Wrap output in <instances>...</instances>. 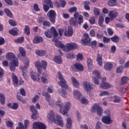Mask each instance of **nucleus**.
Masks as SVG:
<instances>
[{"label":"nucleus","instance_id":"nucleus-1","mask_svg":"<svg viewBox=\"0 0 129 129\" xmlns=\"http://www.w3.org/2000/svg\"><path fill=\"white\" fill-rule=\"evenodd\" d=\"M47 117V119L50 121H53L55 124H58V125L63 126V119L61 117V116L56 115L55 118V113L53 111H50L48 113Z\"/></svg>","mask_w":129,"mask_h":129},{"label":"nucleus","instance_id":"nucleus-2","mask_svg":"<svg viewBox=\"0 0 129 129\" xmlns=\"http://www.w3.org/2000/svg\"><path fill=\"white\" fill-rule=\"evenodd\" d=\"M92 73L94 76L92 77L93 82H94V84H96V85H99L100 82L98 79H100L101 78L100 76V72H99L98 71L95 70L93 71Z\"/></svg>","mask_w":129,"mask_h":129},{"label":"nucleus","instance_id":"nucleus-3","mask_svg":"<svg viewBox=\"0 0 129 129\" xmlns=\"http://www.w3.org/2000/svg\"><path fill=\"white\" fill-rule=\"evenodd\" d=\"M91 111L92 112H96L98 116H101L103 112V109L98 104H95L92 107Z\"/></svg>","mask_w":129,"mask_h":129},{"label":"nucleus","instance_id":"nucleus-4","mask_svg":"<svg viewBox=\"0 0 129 129\" xmlns=\"http://www.w3.org/2000/svg\"><path fill=\"white\" fill-rule=\"evenodd\" d=\"M71 106V103L67 102L63 107H60V113L63 115H68V111L70 109Z\"/></svg>","mask_w":129,"mask_h":129},{"label":"nucleus","instance_id":"nucleus-5","mask_svg":"<svg viewBox=\"0 0 129 129\" xmlns=\"http://www.w3.org/2000/svg\"><path fill=\"white\" fill-rule=\"evenodd\" d=\"M77 48H78V46L76 43H68L66 44V45H64L63 51L64 52H70V51L75 50Z\"/></svg>","mask_w":129,"mask_h":129},{"label":"nucleus","instance_id":"nucleus-6","mask_svg":"<svg viewBox=\"0 0 129 129\" xmlns=\"http://www.w3.org/2000/svg\"><path fill=\"white\" fill-rule=\"evenodd\" d=\"M47 17L49 18V20L52 24L55 23V19H56V12L54 10H50L47 14Z\"/></svg>","mask_w":129,"mask_h":129},{"label":"nucleus","instance_id":"nucleus-7","mask_svg":"<svg viewBox=\"0 0 129 129\" xmlns=\"http://www.w3.org/2000/svg\"><path fill=\"white\" fill-rule=\"evenodd\" d=\"M45 4H46L47 5H48V6H50V8H53V4H52V1L51 0H45L43 1V10L45 13H47L48 11H49L50 7L49 6Z\"/></svg>","mask_w":129,"mask_h":129},{"label":"nucleus","instance_id":"nucleus-8","mask_svg":"<svg viewBox=\"0 0 129 129\" xmlns=\"http://www.w3.org/2000/svg\"><path fill=\"white\" fill-rule=\"evenodd\" d=\"M47 127L46 125L41 122H36L33 123V129H46Z\"/></svg>","mask_w":129,"mask_h":129},{"label":"nucleus","instance_id":"nucleus-9","mask_svg":"<svg viewBox=\"0 0 129 129\" xmlns=\"http://www.w3.org/2000/svg\"><path fill=\"white\" fill-rule=\"evenodd\" d=\"M84 37L85 39L82 40V43L87 46H90L91 39H90V37H89V35L87 33H85L84 34Z\"/></svg>","mask_w":129,"mask_h":129},{"label":"nucleus","instance_id":"nucleus-10","mask_svg":"<svg viewBox=\"0 0 129 129\" xmlns=\"http://www.w3.org/2000/svg\"><path fill=\"white\" fill-rule=\"evenodd\" d=\"M18 66H19V60L18 59H15L14 61L10 62V67L11 71L16 70V67H18Z\"/></svg>","mask_w":129,"mask_h":129},{"label":"nucleus","instance_id":"nucleus-11","mask_svg":"<svg viewBox=\"0 0 129 129\" xmlns=\"http://www.w3.org/2000/svg\"><path fill=\"white\" fill-rule=\"evenodd\" d=\"M53 42H54V45L57 48H60L63 51H64V48H65V44H63L62 42L58 40V39H53Z\"/></svg>","mask_w":129,"mask_h":129},{"label":"nucleus","instance_id":"nucleus-12","mask_svg":"<svg viewBox=\"0 0 129 129\" xmlns=\"http://www.w3.org/2000/svg\"><path fill=\"white\" fill-rule=\"evenodd\" d=\"M67 81L64 79L62 80H59V81L58 82V85L61 87V88H64V89H68L69 86L67 84Z\"/></svg>","mask_w":129,"mask_h":129},{"label":"nucleus","instance_id":"nucleus-13","mask_svg":"<svg viewBox=\"0 0 129 129\" xmlns=\"http://www.w3.org/2000/svg\"><path fill=\"white\" fill-rule=\"evenodd\" d=\"M108 16L111 20H113L118 16V12H117L116 10L110 11L109 12Z\"/></svg>","mask_w":129,"mask_h":129},{"label":"nucleus","instance_id":"nucleus-14","mask_svg":"<svg viewBox=\"0 0 129 129\" xmlns=\"http://www.w3.org/2000/svg\"><path fill=\"white\" fill-rule=\"evenodd\" d=\"M73 35V28L71 26H69L68 30L64 31V35L66 37H71Z\"/></svg>","mask_w":129,"mask_h":129},{"label":"nucleus","instance_id":"nucleus-15","mask_svg":"<svg viewBox=\"0 0 129 129\" xmlns=\"http://www.w3.org/2000/svg\"><path fill=\"white\" fill-rule=\"evenodd\" d=\"M6 59L7 60H9V61H11L12 60V61H15V59H18L16 58V55H15V54L13 52H8L6 55Z\"/></svg>","mask_w":129,"mask_h":129},{"label":"nucleus","instance_id":"nucleus-16","mask_svg":"<svg viewBox=\"0 0 129 129\" xmlns=\"http://www.w3.org/2000/svg\"><path fill=\"white\" fill-rule=\"evenodd\" d=\"M102 121L103 123H105L106 124H110L112 121L110 119V117L109 116H104L102 119Z\"/></svg>","mask_w":129,"mask_h":129},{"label":"nucleus","instance_id":"nucleus-17","mask_svg":"<svg viewBox=\"0 0 129 129\" xmlns=\"http://www.w3.org/2000/svg\"><path fill=\"white\" fill-rule=\"evenodd\" d=\"M30 65V62L29 59H27L24 60V67L22 68V71L23 72H27V70L29 68V66Z\"/></svg>","mask_w":129,"mask_h":129},{"label":"nucleus","instance_id":"nucleus-18","mask_svg":"<svg viewBox=\"0 0 129 129\" xmlns=\"http://www.w3.org/2000/svg\"><path fill=\"white\" fill-rule=\"evenodd\" d=\"M83 85L84 86V88H85V90L86 91H90L91 90V86L90 85V84L88 82H84L83 83Z\"/></svg>","mask_w":129,"mask_h":129},{"label":"nucleus","instance_id":"nucleus-19","mask_svg":"<svg viewBox=\"0 0 129 129\" xmlns=\"http://www.w3.org/2000/svg\"><path fill=\"white\" fill-rule=\"evenodd\" d=\"M100 87L101 88H103V89H107L108 88H110V87H111V85L107 82H103L100 84Z\"/></svg>","mask_w":129,"mask_h":129},{"label":"nucleus","instance_id":"nucleus-20","mask_svg":"<svg viewBox=\"0 0 129 129\" xmlns=\"http://www.w3.org/2000/svg\"><path fill=\"white\" fill-rule=\"evenodd\" d=\"M71 80L74 87H76V88L79 87V82H78V81H77V80L74 78V77H71Z\"/></svg>","mask_w":129,"mask_h":129},{"label":"nucleus","instance_id":"nucleus-21","mask_svg":"<svg viewBox=\"0 0 129 129\" xmlns=\"http://www.w3.org/2000/svg\"><path fill=\"white\" fill-rule=\"evenodd\" d=\"M72 69H77L79 71H83V67L80 63H76L74 66L72 67Z\"/></svg>","mask_w":129,"mask_h":129},{"label":"nucleus","instance_id":"nucleus-22","mask_svg":"<svg viewBox=\"0 0 129 129\" xmlns=\"http://www.w3.org/2000/svg\"><path fill=\"white\" fill-rule=\"evenodd\" d=\"M41 78L42 83H46V82L48 81V75L45 73H43L41 75Z\"/></svg>","mask_w":129,"mask_h":129},{"label":"nucleus","instance_id":"nucleus-23","mask_svg":"<svg viewBox=\"0 0 129 129\" xmlns=\"http://www.w3.org/2000/svg\"><path fill=\"white\" fill-rule=\"evenodd\" d=\"M58 93H59V94H60L62 97H67V92L63 89H59L58 90Z\"/></svg>","mask_w":129,"mask_h":129},{"label":"nucleus","instance_id":"nucleus-24","mask_svg":"<svg viewBox=\"0 0 129 129\" xmlns=\"http://www.w3.org/2000/svg\"><path fill=\"white\" fill-rule=\"evenodd\" d=\"M35 67L37 68L39 73H42V70L43 69V67L42 66L40 65V61L35 62Z\"/></svg>","mask_w":129,"mask_h":129},{"label":"nucleus","instance_id":"nucleus-25","mask_svg":"<svg viewBox=\"0 0 129 129\" xmlns=\"http://www.w3.org/2000/svg\"><path fill=\"white\" fill-rule=\"evenodd\" d=\"M53 60L57 64H61L62 63V57H61V56L56 55L54 56Z\"/></svg>","mask_w":129,"mask_h":129},{"label":"nucleus","instance_id":"nucleus-26","mask_svg":"<svg viewBox=\"0 0 129 129\" xmlns=\"http://www.w3.org/2000/svg\"><path fill=\"white\" fill-rule=\"evenodd\" d=\"M33 41L35 44H38L43 42V38L41 36H37L33 39Z\"/></svg>","mask_w":129,"mask_h":129},{"label":"nucleus","instance_id":"nucleus-27","mask_svg":"<svg viewBox=\"0 0 129 129\" xmlns=\"http://www.w3.org/2000/svg\"><path fill=\"white\" fill-rule=\"evenodd\" d=\"M10 34L13 36H18V33H19V29L17 28H13L9 31Z\"/></svg>","mask_w":129,"mask_h":129},{"label":"nucleus","instance_id":"nucleus-28","mask_svg":"<svg viewBox=\"0 0 129 129\" xmlns=\"http://www.w3.org/2000/svg\"><path fill=\"white\" fill-rule=\"evenodd\" d=\"M13 78L12 80L13 82L14 85L15 86H17L19 84V80L18 79V77L16 76H15L14 74H12Z\"/></svg>","mask_w":129,"mask_h":129},{"label":"nucleus","instance_id":"nucleus-29","mask_svg":"<svg viewBox=\"0 0 129 129\" xmlns=\"http://www.w3.org/2000/svg\"><path fill=\"white\" fill-rule=\"evenodd\" d=\"M66 126L67 129H70L72 127V120H71V118H68L67 119Z\"/></svg>","mask_w":129,"mask_h":129},{"label":"nucleus","instance_id":"nucleus-30","mask_svg":"<svg viewBox=\"0 0 129 129\" xmlns=\"http://www.w3.org/2000/svg\"><path fill=\"white\" fill-rule=\"evenodd\" d=\"M97 61L99 66H102V56L101 55V54H97Z\"/></svg>","mask_w":129,"mask_h":129},{"label":"nucleus","instance_id":"nucleus-31","mask_svg":"<svg viewBox=\"0 0 129 129\" xmlns=\"http://www.w3.org/2000/svg\"><path fill=\"white\" fill-rule=\"evenodd\" d=\"M112 64L110 62H107L105 63L104 65V69L105 70H107V71H109V70H111V68H112Z\"/></svg>","mask_w":129,"mask_h":129},{"label":"nucleus","instance_id":"nucleus-32","mask_svg":"<svg viewBox=\"0 0 129 129\" xmlns=\"http://www.w3.org/2000/svg\"><path fill=\"white\" fill-rule=\"evenodd\" d=\"M73 94L77 99H79L81 97V93L78 90H75L73 92Z\"/></svg>","mask_w":129,"mask_h":129},{"label":"nucleus","instance_id":"nucleus-33","mask_svg":"<svg viewBox=\"0 0 129 129\" xmlns=\"http://www.w3.org/2000/svg\"><path fill=\"white\" fill-rule=\"evenodd\" d=\"M120 101H121L120 97L116 95L114 96L113 102H114V103H119Z\"/></svg>","mask_w":129,"mask_h":129},{"label":"nucleus","instance_id":"nucleus-34","mask_svg":"<svg viewBox=\"0 0 129 129\" xmlns=\"http://www.w3.org/2000/svg\"><path fill=\"white\" fill-rule=\"evenodd\" d=\"M56 106H58L59 107L60 112L61 107H63V104L62 103V100L61 99H58L57 101H56L55 107Z\"/></svg>","mask_w":129,"mask_h":129},{"label":"nucleus","instance_id":"nucleus-35","mask_svg":"<svg viewBox=\"0 0 129 129\" xmlns=\"http://www.w3.org/2000/svg\"><path fill=\"white\" fill-rule=\"evenodd\" d=\"M104 22V19L103 18V16H100L99 17L98 24L100 27H103V22Z\"/></svg>","mask_w":129,"mask_h":129},{"label":"nucleus","instance_id":"nucleus-36","mask_svg":"<svg viewBox=\"0 0 129 129\" xmlns=\"http://www.w3.org/2000/svg\"><path fill=\"white\" fill-rule=\"evenodd\" d=\"M4 12L5 14H6L7 16H8V17H9V18H13V13H12L11 10L8 9H5L4 10Z\"/></svg>","mask_w":129,"mask_h":129},{"label":"nucleus","instance_id":"nucleus-37","mask_svg":"<svg viewBox=\"0 0 129 129\" xmlns=\"http://www.w3.org/2000/svg\"><path fill=\"white\" fill-rule=\"evenodd\" d=\"M70 24L71 26H76L77 24V20L76 18H72L70 20Z\"/></svg>","mask_w":129,"mask_h":129},{"label":"nucleus","instance_id":"nucleus-38","mask_svg":"<svg viewBox=\"0 0 129 129\" xmlns=\"http://www.w3.org/2000/svg\"><path fill=\"white\" fill-rule=\"evenodd\" d=\"M30 76H31L32 80H33V81H36V80H37V74H36V73H35L34 72H30Z\"/></svg>","mask_w":129,"mask_h":129},{"label":"nucleus","instance_id":"nucleus-39","mask_svg":"<svg viewBox=\"0 0 129 129\" xmlns=\"http://www.w3.org/2000/svg\"><path fill=\"white\" fill-rule=\"evenodd\" d=\"M108 5L109 7H115L116 6V0H110Z\"/></svg>","mask_w":129,"mask_h":129},{"label":"nucleus","instance_id":"nucleus-40","mask_svg":"<svg viewBox=\"0 0 129 129\" xmlns=\"http://www.w3.org/2000/svg\"><path fill=\"white\" fill-rule=\"evenodd\" d=\"M0 101L2 104H5L6 103V97L3 94H0Z\"/></svg>","mask_w":129,"mask_h":129},{"label":"nucleus","instance_id":"nucleus-41","mask_svg":"<svg viewBox=\"0 0 129 129\" xmlns=\"http://www.w3.org/2000/svg\"><path fill=\"white\" fill-rule=\"evenodd\" d=\"M35 53L38 56H44L45 54H46V51L44 50H37Z\"/></svg>","mask_w":129,"mask_h":129},{"label":"nucleus","instance_id":"nucleus-42","mask_svg":"<svg viewBox=\"0 0 129 129\" xmlns=\"http://www.w3.org/2000/svg\"><path fill=\"white\" fill-rule=\"evenodd\" d=\"M15 43H19V44H21L25 41V37H20L18 38V39H16L15 40Z\"/></svg>","mask_w":129,"mask_h":129},{"label":"nucleus","instance_id":"nucleus-43","mask_svg":"<svg viewBox=\"0 0 129 129\" xmlns=\"http://www.w3.org/2000/svg\"><path fill=\"white\" fill-rule=\"evenodd\" d=\"M111 40L112 42H113L114 43H118L119 42V38L118 36H113L111 38Z\"/></svg>","mask_w":129,"mask_h":129},{"label":"nucleus","instance_id":"nucleus-44","mask_svg":"<svg viewBox=\"0 0 129 129\" xmlns=\"http://www.w3.org/2000/svg\"><path fill=\"white\" fill-rule=\"evenodd\" d=\"M24 33L25 34H26V35H28L29 36V35H30V27H29V26L28 25H26L25 27V29H24Z\"/></svg>","mask_w":129,"mask_h":129},{"label":"nucleus","instance_id":"nucleus-45","mask_svg":"<svg viewBox=\"0 0 129 129\" xmlns=\"http://www.w3.org/2000/svg\"><path fill=\"white\" fill-rule=\"evenodd\" d=\"M48 104L50 105V106H51V107H53V108L56 107V101H54L53 100H50L48 102Z\"/></svg>","mask_w":129,"mask_h":129},{"label":"nucleus","instance_id":"nucleus-46","mask_svg":"<svg viewBox=\"0 0 129 129\" xmlns=\"http://www.w3.org/2000/svg\"><path fill=\"white\" fill-rule=\"evenodd\" d=\"M128 77L126 76H124L121 79L122 84H126V83L128 82Z\"/></svg>","mask_w":129,"mask_h":129},{"label":"nucleus","instance_id":"nucleus-47","mask_svg":"<svg viewBox=\"0 0 129 129\" xmlns=\"http://www.w3.org/2000/svg\"><path fill=\"white\" fill-rule=\"evenodd\" d=\"M19 52L22 56H25L26 55V51H25V49L23 48V47H20L19 48Z\"/></svg>","mask_w":129,"mask_h":129},{"label":"nucleus","instance_id":"nucleus-48","mask_svg":"<svg viewBox=\"0 0 129 129\" xmlns=\"http://www.w3.org/2000/svg\"><path fill=\"white\" fill-rule=\"evenodd\" d=\"M84 22L83 16L82 15H80L79 17L78 18V24L79 25H81Z\"/></svg>","mask_w":129,"mask_h":129},{"label":"nucleus","instance_id":"nucleus-49","mask_svg":"<svg viewBox=\"0 0 129 129\" xmlns=\"http://www.w3.org/2000/svg\"><path fill=\"white\" fill-rule=\"evenodd\" d=\"M84 9L85 10H86V11H90V7H89V6H88V5H90V3H89V2H84Z\"/></svg>","mask_w":129,"mask_h":129},{"label":"nucleus","instance_id":"nucleus-50","mask_svg":"<svg viewBox=\"0 0 129 129\" xmlns=\"http://www.w3.org/2000/svg\"><path fill=\"white\" fill-rule=\"evenodd\" d=\"M40 63L41 65H42L43 69L44 70H46L47 68V61H46L45 60H42Z\"/></svg>","mask_w":129,"mask_h":129},{"label":"nucleus","instance_id":"nucleus-51","mask_svg":"<svg viewBox=\"0 0 129 129\" xmlns=\"http://www.w3.org/2000/svg\"><path fill=\"white\" fill-rule=\"evenodd\" d=\"M83 59V55L81 53H78L77 55V60L79 62L82 61Z\"/></svg>","mask_w":129,"mask_h":129},{"label":"nucleus","instance_id":"nucleus-52","mask_svg":"<svg viewBox=\"0 0 129 129\" xmlns=\"http://www.w3.org/2000/svg\"><path fill=\"white\" fill-rule=\"evenodd\" d=\"M9 23L10 25H11V26H12V27H15L17 26V22H16V21L15 20H10L9 21Z\"/></svg>","mask_w":129,"mask_h":129},{"label":"nucleus","instance_id":"nucleus-53","mask_svg":"<svg viewBox=\"0 0 129 129\" xmlns=\"http://www.w3.org/2000/svg\"><path fill=\"white\" fill-rule=\"evenodd\" d=\"M100 96H104L105 95H109V92L104 91L100 92L99 94Z\"/></svg>","mask_w":129,"mask_h":129},{"label":"nucleus","instance_id":"nucleus-54","mask_svg":"<svg viewBox=\"0 0 129 129\" xmlns=\"http://www.w3.org/2000/svg\"><path fill=\"white\" fill-rule=\"evenodd\" d=\"M30 111L32 113L38 112V111L36 109V107L34 105H32L30 107Z\"/></svg>","mask_w":129,"mask_h":129},{"label":"nucleus","instance_id":"nucleus-55","mask_svg":"<svg viewBox=\"0 0 129 129\" xmlns=\"http://www.w3.org/2000/svg\"><path fill=\"white\" fill-rule=\"evenodd\" d=\"M67 58L68 59H74L75 55L73 53H68L67 54Z\"/></svg>","mask_w":129,"mask_h":129},{"label":"nucleus","instance_id":"nucleus-56","mask_svg":"<svg viewBox=\"0 0 129 129\" xmlns=\"http://www.w3.org/2000/svg\"><path fill=\"white\" fill-rule=\"evenodd\" d=\"M24 128L27 129V128L29 127V125L30 124V121L26 119L24 120Z\"/></svg>","mask_w":129,"mask_h":129},{"label":"nucleus","instance_id":"nucleus-57","mask_svg":"<svg viewBox=\"0 0 129 129\" xmlns=\"http://www.w3.org/2000/svg\"><path fill=\"white\" fill-rule=\"evenodd\" d=\"M92 63H93L92 59H91V58L88 59L87 65H88V68H90V67H91L92 66V65H93Z\"/></svg>","mask_w":129,"mask_h":129},{"label":"nucleus","instance_id":"nucleus-58","mask_svg":"<svg viewBox=\"0 0 129 129\" xmlns=\"http://www.w3.org/2000/svg\"><path fill=\"white\" fill-rule=\"evenodd\" d=\"M18 125L19 126H17L16 129H26L24 126V124H23V123L21 122L18 123Z\"/></svg>","mask_w":129,"mask_h":129},{"label":"nucleus","instance_id":"nucleus-59","mask_svg":"<svg viewBox=\"0 0 129 129\" xmlns=\"http://www.w3.org/2000/svg\"><path fill=\"white\" fill-rule=\"evenodd\" d=\"M33 9L36 12H40V9H39V6L37 4H34Z\"/></svg>","mask_w":129,"mask_h":129},{"label":"nucleus","instance_id":"nucleus-60","mask_svg":"<svg viewBox=\"0 0 129 129\" xmlns=\"http://www.w3.org/2000/svg\"><path fill=\"white\" fill-rule=\"evenodd\" d=\"M45 35L47 38H52V34H51L49 30L45 31Z\"/></svg>","mask_w":129,"mask_h":129},{"label":"nucleus","instance_id":"nucleus-61","mask_svg":"<svg viewBox=\"0 0 129 129\" xmlns=\"http://www.w3.org/2000/svg\"><path fill=\"white\" fill-rule=\"evenodd\" d=\"M123 69V67L119 66L116 69V73H120L122 72Z\"/></svg>","mask_w":129,"mask_h":129},{"label":"nucleus","instance_id":"nucleus-62","mask_svg":"<svg viewBox=\"0 0 129 129\" xmlns=\"http://www.w3.org/2000/svg\"><path fill=\"white\" fill-rule=\"evenodd\" d=\"M69 13H74V12H77V8L76 7H72L69 10Z\"/></svg>","mask_w":129,"mask_h":129},{"label":"nucleus","instance_id":"nucleus-63","mask_svg":"<svg viewBox=\"0 0 129 129\" xmlns=\"http://www.w3.org/2000/svg\"><path fill=\"white\" fill-rule=\"evenodd\" d=\"M5 2L8 6H13L14 4L12 0H5Z\"/></svg>","mask_w":129,"mask_h":129},{"label":"nucleus","instance_id":"nucleus-64","mask_svg":"<svg viewBox=\"0 0 129 129\" xmlns=\"http://www.w3.org/2000/svg\"><path fill=\"white\" fill-rule=\"evenodd\" d=\"M90 23L91 25H93L95 23V17H92L89 20Z\"/></svg>","mask_w":129,"mask_h":129}]
</instances>
